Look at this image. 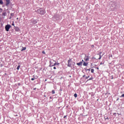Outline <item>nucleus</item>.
<instances>
[{"label":"nucleus","mask_w":124,"mask_h":124,"mask_svg":"<svg viewBox=\"0 0 124 124\" xmlns=\"http://www.w3.org/2000/svg\"><path fill=\"white\" fill-rule=\"evenodd\" d=\"M35 12H37L38 14H40V15H44V14L46 13L45 10L43 9L42 8H40L37 11H35Z\"/></svg>","instance_id":"obj_1"},{"label":"nucleus","mask_w":124,"mask_h":124,"mask_svg":"<svg viewBox=\"0 0 124 124\" xmlns=\"http://www.w3.org/2000/svg\"><path fill=\"white\" fill-rule=\"evenodd\" d=\"M117 3L115 2L112 3L110 6V8L112 10V11H116L117 10Z\"/></svg>","instance_id":"obj_2"},{"label":"nucleus","mask_w":124,"mask_h":124,"mask_svg":"<svg viewBox=\"0 0 124 124\" xmlns=\"http://www.w3.org/2000/svg\"><path fill=\"white\" fill-rule=\"evenodd\" d=\"M11 28V25L7 24L5 26V29L6 31H9V29Z\"/></svg>","instance_id":"obj_3"},{"label":"nucleus","mask_w":124,"mask_h":124,"mask_svg":"<svg viewBox=\"0 0 124 124\" xmlns=\"http://www.w3.org/2000/svg\"><path fill=\"white\" fill-rule=\"evenodd\" d=\"M72 60L70 58H69V60H68V64H67V66H68V67H71L72 66V64L71 63Z\"/></svg>","instance_id":"obj_4"},{"label":"nucleus","mask_w":124,"mask_h":124,"mask_svg":"<svg viewBox=\"0 0 124 124\" xmlns=\"http://www.w3.org/2000/svg\"><path fill=\"white\" fill-rule=\"evenodd\" d=\"M37 22H38V20H37V19L31 20V22L33 24H34V25H35V24H37Z\"/></svg>","instance_id":"obj_5"},{"label":"nucleus","mask_w":124,"mask_h":124,"mask_svg":"<svg viewBox=\"0 0 124 124\" xmlns=\"http://www.w3.org/2000/svg\"><path fill=\"white\" fill-rule=\"evenodd\" d=\"M14 27H15V31H20V28H19V27H15V26H14Z\"/></svg>","instance_id":"obj_6"},{"label":"nucleus","mask_w":124,"mask_h":124,"mask_svg":"<svg viewBox=\"0 0 124 124\" xmlns=\"http://www.w3.org/2000/svg\"><path fill=\"white\" fill-rule=\"evenodd\" d=\"M49 62H50V65H49L50 67H52V66H52V65H54V64L55 63H54V61H53V62L50 61Z\"/></svg>","instance_id":"obj_7"},{"label":"nucleus","mask_w":124,"mask_h":124,"mask_svg":"<svg viewBox=\"0 0 124 124\" xmlns=\"http://www.w3.org/2000/svg\"><path fill=\"white\" fill-rule=\"evenodd\" d=\"M10 3V0H6V5L8 6V5Z\"/></svg>","instance_id":"obj_8"},{"label":"nucleus","mask_w":124,"mask_h":124,"mask_svg":"<svg viewBox=\"0 0 124 124\" xmlns=\"http://www.w3.org/2000/svg\"><path fill=\"white\" fill-rule=\"evenodd\" d=\"M77 65H78V66H81L83 64V62H80L78 63H77Z\"/></svg>","instance_id":"obj_9"},{"label":"nucleus","mask_w":124,"mask_h":124,"mask_svg":"<svg viewBox=\"0 0 124 124\" xmlns=\"http://www.w3.org/2000/svg\"><path fill=\"white\" fill-rule=\"evenodd\" d=\"M53 62H55L53 64V65H52V66H56V65H59V64H60V63H57L56 62V61H53Z\"/></svg>","instance_id":"obj_10"},{"label":"nucleus","mask_w":124,"mask_h":124,"mask_svg":"<svg viewBox=\"0 0 124 124\" xmlns=\"http://www.w3.org/2000/svg\"><path fill=\"white\" fill-rule=\"evenodd\" d=\"M2 16H6V11H4L2 14Z\"/></svg>","instance_id":"obj_11"},{"label":"nucleus","mask_w":124,"mask_h":124,"mask_svg":"<svg viewBox=\"0 0 124 124\" xmlns=\"http://www.w3.org/2000/svg\"><path fill=\"white\" fill-rule=\"evenodd\" d=\"M102 52H100L98 55H99V58H98V60H101V58H102V56H101V54H102Z\"/></svg>","instance_id":"obj_12"},{"label":"nucleus","mask_w":124,"mask_h":124,"mask_svg":"<svg viewBox=\"0 0 124 124\" xmlns=\"http://www.w3.org/2000/svg\"><path fill=\"white\" fill-rule=\"evenodd\" d=\"M89 59H90V57L89 56H87V58H85L84 60L85 62H88L89 61Z\"/></svg>","instance_id":"obj_13"},{"label":"nucleus","mask_w":124,"mask_h":124,"mask_svg":"<svg viewBox=\"0 0 124 124\" xmlns=\"http://www.w3.org/2000/svg\"><path fill=\"white\" fill-rule=\"evenodd\" d=\"M83 65L84 66H88V63H87V62H84L83 64Z\"/></svg>","instance_id":"obj_14"},{"label":"nucleus","mask_w":124,"mask_h":124,"mask_svg":"<svg viewBox=\"0 0 124 124\" xmlns=\"http://www.w3.org/2000/svg\"><path fill=\"white\" fill-rule=\"evenodd\" d=\"M20 67H21V66L19 65L16 68L17 70H19V69H20Z\"/></svg>","instance_id":"obj_15"},{"label":"nucleus","mask_w":124,"mask_h":124,"mask_svg":"<svg viewBox=\"0 0 124 124\" xmlns=\"http://www.w3.org/2000/svg\"><path fill=\"white\" fill-rule=\"evenodd\" d=\"M85 71H91V68L89 69H85Z\"/></svg>","instance_id":"obj_16"},{"label":"nucleus","mask_w":124,"mask_h":124,"mask_svg":"<svg viewBox=\"0 0 124 124\" xmlns=\"http://www.w3.org/2000/svg\"><path fill=\"white\" fill-rule=\"evenodd\" d=\"M26 49H27V47H22V49L21 50V51H24V50H26Z\"/></svg>","instance_id":"obj_17"},{"label":"nucleus","mask_w":124,"mask_h":124,"mask_svg":"<svg viewBox=\"0 0 124 124\" xmlns=\"http://www.w3.org/2000/svg\"><path fill=\"white\" fill-rule=\"evenodd\" d=\"M33 77H34V78L35 79H37V78H38V76H35L34 75L33 76Z\"/></svg>","instance_id":"obj_18"},{"label":"nucleus","mask_w":124,"mask_h":124,"mask_svg":"<svg viewBox=\"0 0 124 124\" xmlns=\"http://www.w3.org/2000/svg\"><path fill=\"white\" fill-rule=\"evenodd\" d=\"M0 4H3V2L2 1V0H0Z\"/></svg>","instance_id":"obj_19"},{"label":"nucleus","mask_w":124,"mask_h":124,"mask_svg":"<svg viewBox=\"0 0 124 124\" xmlns=\"http://www.w3.org/2000/svg\"><path fill=\"white\" fill-rule=\"evenodd\" d=\"M93 72H94V69H91V73H93Z\"/></svg>","instance_id":"obj_20"},{"label":"nucleus","mask_w":124,"mask_h":124,"mask_svg":"<svg viewBox=\"0 0 124 124\" xmlns=\"http://www.w3.org/2000/svg\"><path fill=\"white\" fill-rule=\"evenodd\" d=\"M93 78H90L87 81H91V80H93Z\"/></svg>","instance_id":"obj_21"},{"label":"nucleus","mask_w":124,"mask_h":124,"mask_svg":"<svg viewBox=\"0 0 124 124\" xmlns=\"http://www.w3.org/2000/svg\"><path fill=\"white\" fill-rule=\"evenodd\" d=\"M11 16H12V17H14V13H11Z\"/></svg>","instance_id":"obj_22"},{"label":"nucleus","mask_w":124,"mask_h":124,"mask_svg":"<svg viewBox=\"0 0 124 124\" xmlns=\"http://www.w3.org/2000/svg\"><path fill=\"white\" fill-rule=\"evenodd\" d=\"M51 93H52V94H55V90H52Z\"/></svg>","instance_id":"obj_23"},{"label":"nucleus","mask_w":124,"mask_h":124,"mask_svg":"<svg viewBox=\"0 0 124 124\" xmlns=\"http://www.w3.org/2000/svg\"><path fill=\"white\" fill-rule=\"evenodd\" d=\"M74 96H75L76 98L77 97V93H75Z\"/></svg>","instance_id":"obj_24"},{"label":"nucleus","mask_w":124,"mask_h":124,"mask_svg":"<svg viewBox=\"0 0 124 124\" xmlns=\"http://www.w3.org/2000/svg\"><path fill=\"white\" fill-rule=\"evenodd\" d=\"M35 78H34V77H33V78H31V81H34V79H35Z\"/></svg>","instance_id":"obj_25"},{"label":"nucleus","mask_w":124,"mask_h":124,"mask_svg":"<svg viewBox=\"0 0 124 124\" xmlns=\"http://www.w3.org/2000/svg\"><path fill=\"white\" fill-rule=\"evenodd\" d=\"M89 78H90V76H88V77H86V78H85V79H89Z\"/></svg>","instance_id":"obj_26"},{"label":"nucleus","mask_w":124,"mask_h":124,"mask_svg":"<svg viewBox=\"0 0 124 124\" xmlns=\"http://www.w3.org/2000/svg\"><path fill=\"white\" fill-rule=\"evenodd\" d=\"M91 47H92V48H94V45H92L91 46Z\"/></svg>","instance_id":"obj_27"},{"label":"nucleus","mask_w":124,"mask_h":124,"mask_svg":"<svg viewBox=\"0 0 124 124\" xmlns=\"http://www.w3.org/2000/svg\"><path fill=\"white\" fill-rule=\"evenodd\" d=\"M42 54H46L45 51H43L42 52Z\"/></svg>","instance_id":"obj_28"},{"label":"nucleus","mask_w":124,"mask_h":124,"mask_svg":"<svg viewBox=\"0 0 124 124\" xmlns=\"http://www.w3.org/2000/svg\"><path fill=\"white\" fill-rule=\"evenodd\" d=\"M121 97H124V94H123L121 96Z\"/></svg>","instance_id":"obj_29"},{"label":"nucleus","mask_w":124,"mask_h":124,"mask_svg":"<svg viewBox=\"0 0 124 124\" xmlns=\"http://www.w3.org/2000/svg\"><path fill=\"white\" fill-rule=\"evenodd\" d=\"M66 117H67V115H65V116H64L63 117V118H64V119H65V118H66Z\"/></svg>","instance_id":"obj_30"},{"label":"nucleus","mask_w":124,"mask_h":124,"mask_svg":"<svg viewBox=\"0 0 124 124\" xmlns=\"http://www.w3.org/2000/svg\"><path fill=\"white\" fill-rule=\"evenodd\" d=\"M53 69H57V68L56 67H54Z\"/></svg>","instance_id":"obj_31"},{"label":"nucleus","mask_w":124,"mask_h":124,"mask_svg":"<svg viewBox=\"0 0 124 124\" xmlns=\"http://www.w3.org/2000/svg\"><path fill=\"white\" fill-rule=\"evenodd\" d=\"M85 77H86V75H84L82 77L84 78H85Z\"/></svg>","instance_id":"obj_32"},{"label":"nucleus","mask_w":124,"mask_h":124,"mask_svg":"<svg viewBox=\"0 0 124 124\" xmlns=\"http://www.w3.org/2000/svg\"><path fill=\"white\" fill-rule=\"evenodd\" d=\"M15 24H14V22H13L12 24V26H14Z\"/></svg>","instance_id":"obj_33"},{"label":"nucleus","mask_w":124,"mask_h":124,"mask_svg":"<svg viewBox=\"0 0 124 124\" xmlns=\"http://www.w3.org/2000/svg\"><path fill=\"white\" fill-rule=\"evenodd\" d=\"M49 98H50V99H52V98H53V97H49Z\"/></svg>","instance_id":"obj_34"},{"label":"nucleus","mask_w":124,"mask_h":124,"mask_svg":"<svg viewBox=\"0 0 124 124\" xmlns=\"http://www.w3.org/2000/svg\"><path fill=\"white\" fill-rule=\"evenodd\" d=\"M100 64H104V63L101 62Z\"/></svg>","instance_id":"obj_35"},{"label":"nucleus","mask_w":124,"mask_h":124,"mask_svg":"<svg viewBox=\"0 0 124 124\" xmlns=\"http://www.w3.org/2000/svg\"><path fill=\"white\" fill-rule=\"evenodd\" d=\"M92 59H94V60H96V59H95V58L94 57H93Z\"/></svg>","instance_id":"obj_36"},{"label":"nucleus","mask_w":124,"mask_h":124,"mask_svg":"<svg viewBox=\"0 0 124 124\" xmlns=\"http://www.w3.org/2000/svg\"><path fill=\"white\" fill-rule=\"evenodd\" d=\"M116 113H114L113 115L115 116L116 115Z\"/></svg>","instance_id":"obj_37"},{"label":"nucleus","mask_w":124,"mask_h":124,"mask_svg":"<svg viewBox=\"0 0 124 124\" xmlns=\"http://www.w3.org/2000/svg\"><path fill=\"white\" fill-rule=\"evenodd\" d=\"M25 84H26V85H28V82H25Z\"/></svg>","instance_id":"obj_38"},{"label":"nucleus","mask_w":124,"mask_h":124,"mask_svg":"<svg viewBox=\"0 0 124 124\" xmlns=\"http://www.w3.org/2000/svg\"><path fill=\"white\" fill-rule=\"evenodd\" d=\"M0 10H1V11H2V9L0 8Z\"/></svg>","instance_id":"obj_39"},{"label":"nucleus","mask_w":124,"mask_h":124,"mask_svg":"<svg viewBox=\"0 0 124 124\" xmlns=\"http://www.w3.org/2000/svg\"><path fill=\"white\" fill-rule=\"evenodd\" d=\"M96 69H99V68L98 67H96Z\"/></svg>","instance_id":"obj_40"},{"label":"nucleus","mask_w":124,"mask_h":124,"mask_svg":"<svg viewBox=\"0 0 124 124\" xmlns=\"http://www.w3.org/2000/svg\"><path fill=\"white\" fill-rule=\"evenodd\" d=\"M119 100V98H118V99L116 100L117 101H118Z\"/></svg>","instance_id":"obj_41"},{"label":"nucleus","mask_w":124,"mask_h":124,"mask_svg":"<svg viewBox=\"0 0 124 124\" xmlns=\"http://www.w3.org/2000/svg\"><path fill=\"white\" fill-rule=\"evenodd\" d=\"M91 66H93V63H91Z\"/></svg>","instance_id":"obj_42"},{"label":"nucleus","mask_w":124,"mask_h":124,"mask_svg":"<svg viewBox=\"0 0 124 124\" xmlns=\"http://www.w3.org/2000/svg\"><path fill=\"white\" fill-rule=\"evenodd\" d=\"M33 90H36V88H34Z\"/></svg>","instance_id":"obj_43"},{"label":"nucleus","mask_w":124,"mask_h":124,"mask_svg":"<svg viewBox=\"0 0 124 124\" xmlns=\"http://www.w3.org/2000/svg\"><path fill=\"white\" fill-rule=\"evenodd\" d=\"M81 62H84V60H82Z\"/></svg>","instance_id":"obj_44"},{"label":"nucleus","mask_w":124,"mask_h":124,"mask_svg":"<svg viewBox=\"0 0 124 124\" xmlns=\"http://www.w3.org/2000/svg\"><path fill=\"white\" fill-rule=\"evenodd\" d=\"M44 97H46V95H44Z\"/></svg>","instance_id":"obj_45"},{"label":"nucleus","mask_w":124,"mask_h":124,"mask_svg":"<svg viewBox=\"0 0 124 124\" xmlns=\"http://www.w3.org/2000/svg\"><path fill=\"white\" fill-rule=\"evenodd\" d=\"M46 81H47V79H45V81L46 82Z\"/></svg>","instance_id":"obj_46"},{"label":"nucleus","mask_w":124,"mask_h":124,"mask_svg":"<svg viewBox=\"0 0 124 124\" xmlns=\"http://www.w3.org/2000/svg\"><path fill=\"white\" fill-rule=\"evenodd\" d=\"M18 86H19V85H20V83H18Z\"/></svg>","instance_id":"obj_47"},{"label":"nucleus","mask_w":124,"mask_h":124,"mask_svg":"<svg viewBox=\"0 0 124 124\" xmlns=\"http://www.w3.org/2000/svg\"><path fill=\"white\" fill-rule=\"evenodd\" d=\"M74 64H75V62H74Z\"/></svg>","instance_id":"obj_48"},{"label":"nucleus","mask_w":124,"mask_h":124,"mask_svg":"<svg viewBox=\"0 0 124 124\" xmlns=\"http://www.w3.org/2000/svg\"><path fill=\"white\" fill-rule=\"evenodd\" d=\"M106 119H108V118H106Z\"/></svg>","instance_id":"obj_49"}]
</instances>
